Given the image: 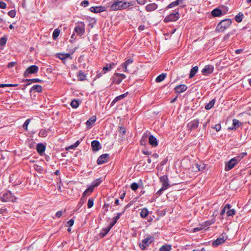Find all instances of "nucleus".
Wrapping results in <instances>:
<instances>
[{
    "mask_svg": "<svg viewBox=\"0 0 251 251\" xmlns=\"http://www.w3.org/2000/svg\"><path fill=\"white\" fill-rule=\"evenodd\" d=\"M231 20L226 19L220 22L217 26L216 30L218 31H223L231 24Z\"/></svg>",
    "mask_w": 251,
    "mask_h": 251,
    "instance_id": "nucleus-1",
    "label": "nucleus"
},
{
    "mask_svg": "<svg viewBox=\"0 0 251 251\" xmlns=\"http://www.w3.org/2000/svg\"><path fill=\"white\" fill-rule=\"evenodd\" d=\"M76 26L75 27L74 31L76 33L77 35L81 36H82L85 31V25L83 22H78L76 24Z\"/></svg>",
    "mask_w": 251,
    "mask_h": 251,
    "instance_id": "nucleus-2",
    "label": "nucleus"
},
{
    "mask_svg": "<svg viewBox=\"0 0 251 251\" xmlns=\"http://www.w3.org/2000/svg\"><path fill=\"white\" fill-rule=\"evenodd\" d=\"M241 157H234L231 159L227 164H226L225 170L229 171L234 167L235 165L241 160Z\"/></svg>",
    "mask_w": 251,
    "mask_h": 251,
    "instance_id": "nucleus-3",
    "label": "nucleus"
},
{
    "mask_svg": "<svg viewBox=\"0 0 251 251\" xmlns=\"http://www.w3.org/2000/svg\"><path fill=\"white\" fill-rule=\"evenodd\" d=\"M16 198L12 195L10 191L4 192L0 197V200L3 202L12 201L14 202Z\"/></svg>",
    "mask_w": 251,
    "mask_h": 251,
    "instance_id": "nucleus-4",
    "label": "nucleus"
},
{
    "mask_svg": "<svg viewBox=\"0 0 251 251\" xmlns=\"http://www.w3.org/2000/svg\"><path fill=\"white\" fill-rule=\"evenodd\" d=\"M178 10H176L174 13L170 14L164 19L165 22H175L179 19Z\"/></svg>",
    "mask_w": 251,
    "mask_h": 251,
    "instance_id": "nucleus-5",
    "label": "nucleus"
},
{
    "mask_svg": "<svg viewBox=\"0 0 251 251\" xmlns=\"http://www.w3.org/2000/svg\"><path fill=\"white\" fill-rule=\"evenodd\" d=\"M126 77V76L124 74L115 73L112 76V82L119 84Z\"/></svg>",
    "mask_w": 251,
    "mask_h": 251,
    "instance_id": "nucleus-6",
    "label": "nucleus"
},
{
    "mask_svg": "<svg viewBox=\"0 0 251 251\" xmlns=\"http://www.w3.org/2000/svg\"><path fill=\"white\" fill-rule=\"evenodd\" d=\"M154 237L150 236L142 240V243L140 244L139 246L140 248L145 250L146 247L149 246L152 242L154 241Z\"/></svg>",
    "mask_w": 251,
    "mask_h": 251,
    "instance_id": "nucleus-7",
    "label": "nucleus"
},
{
    "mask_svg": "<svg viewBox=\"0 0 251 251\" xmlns=\"http://www.w3.org/2000/svg\"><path fill=\"white\" fill-rule=\"evenodd\" d=\"M38 67L36 65H32L28 67L24 73L25 77H27L28 75L35 74L38 71Z\"/></svg>",
    "mask_w": 251,
    "mask_h": 251,
    "instance_id": "nucleus-8",
    "label": "nucleus"
},
{
    "mask_svg": "<svg viewBox=\"0 0 251 251\" xmlns=\"http://www.w3.org/2000/svg\"><path fill=\"white\" fill-rule=\"evenodd\" d=\"M110 9L112 11L123 10L122 1L114 0L113 3L110 5Z\"/></svg>",
    "mask_w": 251,
    "mask_h": 251,
    "instance_id": "nucleus-9",
    "label": "nucleus"
},
{
    "mask_svg": "<svg viewBox=\"0 0 251 251\" xmlns=\"http://www.w3.org/2000/svg\"><path fill=\"white\" fill-rule=\"evenodd\" d=\"M160 182L162 183V187L167 189L169 186V179L167 176H163L159 177Z\"/></svg>",
    "mask_w": 251,
    "mask_h": 251,
    "instance_id": "nucleus-10",
    "label": "nucleus"
},
{
    "mask_svg": "<svg viewBox=\"0 0 251 251\" xmlns=\"http://www.w3.org/2000/svg\"><path fill=\"white\" fill-rule=\"evenodd\" d=\"M214 67L211 65H206L202 70L201 72L203 75H208L213 73Z\"/></svg>",
    "mask_w": 251,
    "mask_h": 251,
    "instance_id": "nucleus-11",
    "label": "nucleus"
},
{
    "mask_svg": "<svg viewBox=\"0 0 251 251\" xmlns=\"http://www.w3.org/2000/svg\"><path fill=\"white\" fill-rule=\"evenodd\" d=\"M133 60L131 58H129L127 59L124 63L122 64L121 66V68L119 69L120 70L121 68L122 69V71L126 72L129 73V71L127 69V66L132 64L133 63Z\"/></svg>",
    "mask_w": 251,
    "mask_h": 251,
    "instance_id": "nucleus-12",
    "label": "nucleus"
},
{
    "mask_svg": "<svg viewBox=\"0 0 251 251\" xmlns=\"http://www.w3.org/2000/svg\"><path fill=\"white\" fill-rule=\"evenodd\" d=\"M199 120H198V119L194 120L189 122L187 124V127L188 128V130L192 131V130L196 129L199 126Z\"/></svg>",
    "mask_w": 251,
    "mask_h": 251,
    "instance_id": "nucleus-13",
    "label": "nucleus"
},
{
    "mask_svg": "<svg viewBox=\"0 0 251 251\" xmlns=\"http://www.w3.org/2000/svg\"><path fill=\"white\" fill-rule=\"evenodd\" d=\"M109 159V154H103L101 155L97 160V163L99 165L102 164L106 162Z\"/></svg>",
    "mask_w": 251,
    "mask_h": 251,
    "instance_id": "nucleus-14",
    "label": "nucleus"
},
{
    "mask_svg": "<svg viewBox=\"0 0 251 251\" xmlns=\"http://www.w3.org/2000/svg\"><path fill=\"white\" fill-rule=\"evenodd\" d=\"M226 207H227V210L226 214L227 217L233 216L235 214V210L234 209H231V206L229 204H226Z\"/></svg>",
    "mask_w": 251,
    "mask_h": 251,
    "instance_id": "nucleus-15",
    "label": "nucleus"
},
{
    "mask_svg": "<svg viewBox=\"0 0 251 251\" xmlns=\"http://www.w3.org/2000/svg\"><path fill=\"white\" fill-rule=\"evenodd\" d=\"M149 142L152 147H157L158 145V142L157 139L152 135L149 137Z\"/></svg>",
    "mask_w": 251,
    "mask_h": 251,
    "instance_id": "nucleus-16",
    "label": "nucleus"
},
{
    "mask_svg": "<svg viewBox=\"0 0 251 251\" xmlns=\"http://www.w3.org/2000/svg\"><path fill=\"white\" fill-rule=\"evenodd\" d=\"M187 87L184 84H181L176 86L175 88V91L177 93H182L186 90Z\"/></svg>",
    "mask_w": 251,
    "mask_h": 251,
    "instance_id": "nucleus-17",
    "label": "nucleus"
},
{
    "mask_svg": "<svg viewBox=\"0 0 251 251\" xmlns=\"http://www.w3.org/2000/svg\"><path fill=\"white\" fill-rule=\"evenodd\" d=\"M158 7L157 5L155 3L149 4L146 6V10L148 12H151L156 10Z\"/></svg>",
    "mask_w": 251,
    "mask_h": 251,
    "instance_id": "nucleus-18",
    "label": "nucleus"
},
{
    "mask_svg": "<svg viewBox=\"0 0 251 251\" xmlns=\"http://www.w3.org/2000/svg\"><path fill=\"white\" fill-rule=\"evenodd\" d=\"M90 10L91 12L94 13H99L104 11L105 10V8L102 6H93L90 8Z\"/></svg>",
    "mask_w": 251,
    "mask_h": 251,
    "instance_id": "nucleus-19",
    "label": "nucleus"
},
{
    "mask_svg": "<svg viewBox=\"0 0 251 251\" xmlns=\"http://www.w3.org/2000/svg\"><path fill=\"white\" fill-rule=\"evenodd\" d=\"M96 119L97 118L96 116H93L90 118H89L86 123L87 128H91L92 125L96 122Z\"/></svg>",
    "mask_w": 251,
    "mask_h": 251,
    "instance_id": "nucleus-20",
    "label": "nucleus"
},
{
    "mask_svg": "<svg viewBox=\"0 0 251 251\" xmlns=\"http://www.w3.org/2000/svg\"><path fill=\"white\" fill-rule=\"evenodd\" d=\"M233 126H232L229 127V128L230 129L234 130L239 127L241 125H242V124L239 122V120L237 119H233Z\"/></svg>",
    "mask_w": 251,
    "mask_h": 251,
    "instance_id": "nucleus-21",
    "label": "nucleus"
},
{
    "mask_svg": "<svg viewBox=\"0 0 251 251\" xmlns=\"http://www.w3.org/2000/svg\"><path fill=\"white\" fill-rule=\"evenodd\" d=\"M91 146L93 151H98L100 149V144L99 142L97 140L93 141L91 143Z\"/></svg>",
    "mask_w": 251,
    "mask_h": 251,
    "instance_id": "nucleus-22",
    "label": "nucleus"
},
{
    "mask_svg": "<svg viewBox=\"0 0 251 251\" xmlns=\"http://www.w3.org/2000/svg\"><path fill=\"white\" fill-rule=\"evenodd\" d=\"M111 228L112 227H111L109 225L107 227L103 228L100 233V237H104L106 235V234L110 231Z\"/></svg>",
    "mask_w": 251,
    "mask_h": 251,
    "instance_id": "nucleus-23",
    "label": "nucleus"
},
{
    "mask_svg": "<svg viewBox=\"0 0 251 251\" xmlns=\"http://www.w3.org/2000/svg\"><path fill=\"white\" fill-rule=\"evenodd\" d=\"M37 151L40 154H42L45 150V146L42 144H38L37 145Z\"/></svg>",
    "mask_w": 251,
    "mask_h": 251,
    "instance_id": "nucleus-24",
    "label": "nucleus"
},
{
    "mask_svg": "<svg viewBox=\"0 0 251 251\" xmlns=\"http://www.w3.org/2000/svg\"><path fill=\"white\" fill-rule=\"evenodd\" d=\"M134 4V2L133 1L126 2L125 1L124 2H122V9H125L128 8L129 7L132 6Z\"/></svg>",
    "mask_w": 251,
    "mask_h": 251,
    "instance_id": "nucleus-25",
    "label": "nucleus"
},
{
    "mask_svg": "<svg viewBox=\"0 0 251 251\" xmlns=\"http://www.w3.org/2000/svg\"><path fill=\"white\" fill-rule=\"evenodd\" d=\"M122 214V213H117V216L113 218V221L110 223L109 224V225L111 227H112L115 225V224L117 223L118 220H119Z\"/></svg>",
    "mask_w": 251,
    "mask_h": 251,
    "instance_id": "nucleus-26",
    "label": "nucleus"
},
{
    "mask_svg": "<svg viewBox=\"0 0 251 251\" xmlns=\"http://www.w3.org/2000/svg\"><path fill=\"white\" fill-rule=\"evenodd\" d=\"M198 71V67L195 66L192 68L189 74V78H191L193 77Z\"/></svg>",
    "mask_w": 251,
    "mask_h": 251,
    "instance_id": "nucleus-27",
    "label": "nucleus"
},
{
    "mask_svg": "<svg viewBox=\"0 0 251 251\" xmlns=\"http://www.w3.org/2000/svg\"><path fill=\"white\" fill-rule=\"evenodd\" d=\"M211 14L214 17H218L221 16L222 12L220 9L216 8L212 10Z\"/></svg>",
    "mask_w": 251,
    "mask_h": 251,
    "instance_id": "nucleus-28",
    "label": "nucleus"
},
{
    "mask_svg": "<svg viewBox=\"0 0 251 251\" xmlns=\"http://www.w3.org/2000/svg\"><path fill=\"white\" fill-rule=\"evenodd\" d=\"M77 76L78 79L80 81H83V80L86 79V76L84 74V73L81 71H80L78 72Z\"/></svg>",
    "mask_w": 251,
    "mask_h": 251,
    "instance_id": "nucleus-29",
    "label": "nucleus"
},
{
    "mask_svg": "<svg viewBox=\"0 0 251 251\" xmlns=\"http://www.w3.org/2000/svg\"><path fill=\"white\" fill-rule=\"evenodd\" d=\"M30 90L31 91H35L37 92H40L42 90V86L40 85H34L31 87Z\"/></svg>",
    "mask_w": 251,
    "mask_h": 251,
    "instance_id": "nucleus-30",
    "label": "nucleus"
},
{
    "mask_svg": "<svg viewBox=\"0 0 251 251\" xmlns=\"http://www.w3.org/2000/svg\"><path fill=\"white\" fill-rule=\"evenodd\" d=\"M126 95V93H125V94H122V95H121L119 96H117L114 99V100L112 101V103L111 104H114V103H115L117 101H118V100H122L124 98H125Z\"/></svg>",
    "mask_w": 251,
    "mask_h": 251,
    "instance_id": "nucleus-31",
    "label": "nucleus"
},
{
    "mask_svg": "<svg viewBox=\"0 0 251 251\" xmlns=\"http://www.w3.org/2000/svg\"><path fill=\"white\" fill-rule=\"evenodd\" d=\"M148 215L149 211L146 208H143L140 212L141 217L144 218H146L148 216Z\"/></svg>",
    "mask_w": 251,
    "mask_h": 251,
    "instance_id": "nucleus-32",
    "label": "nucleus"
},
{
    "mask_svg": "<svg viewBox=\"0 0 251 251\" xmlns=\"http://www.w3.org/2000/svg\"><path fill=\"white\" fill-rule=\"evenodd\" d=\"M166 74H162L159 75L155 79V81L156 82H160L163 81L166 77Z\"/></svg>",
    "mask_w": 251,
    "mask_h": 251,
    "instance_id": "nucleus-33",
    "label": "nucleus"
},
{
    "mask_svg": "<svg viewBox=\"0 0 251 251\" xmlns=\"http://www.w3.org/2000/svg\"><path fill=\"white\" fill-rule=\"evenodd\" d=\"M171 250V246L170 245H163L160 249L159 251H170Z\"/></svg>",
    "mask_w": 251,
    "mask_h": 251,
    "instance_id": "nucleus-34",
    "label": "nucleus"
},
{
    "mask_svg": "<svg viewBox=\"0 0 251 251\" xmlns=\"http://www.w3.org/2000/svg\"><path fill=\"white\" fill-rule=\"evenodd\" d=\"M215 100L214 99L212 100L208 103L206 104L205 108L206 110H210L214 105Z\"/></svg>",
    "mask_w": 251,
    "mask_h": 251,
    "instance_id": "nucleus-35",
    "label": "nucleus"
},
{
    "mask_svg": "<svg viewBox=\"0 0 251 251\" xmlns=\"http://www.w3.org/2000/svg\"><path fill=\"white\" fill-rule=\"evenodd\" d=\"M79 105V102L77 100H73L71 102V106L74 108H76Z\"/></svg>",
    "mask_w": 251,
    "mask_h": 251,
    "instance_id": "nucleus-36",
    "label": "nucleus"
},
{
    "mask_svg": "<svg viewBox=\"0 0 251 251\" xmlns=\"http://www.w3.org/2000/svg\"><path fill=\"white\" fill-rule=\"evenodd\" d=\"M93 191V187H91L90 186L85 190L83 192L82 196L83 197H85L86 195H90Z\"/></svg>",
    "mask_w": 251,
    "mask_h": 251,
    "instance_id": "nucleus-37",
    "label": "nucleus"
},
{
    "mask_svg": "<svg viewBox=\"0 0 251 251\" xmlns=\"http://www.w3.org/2000/svg\"><path fill=\"white\" fill-rule=\"evenodd\" d=\"M225 241V240H224L223 238L219 237L213 242V245L218 246L223 243Z\"/></svg>",
    "mask_w": 251,
    "mask_h": 251,
    "instance_id": "nucleus-38",
    "label": "nucleus"
},
{
    "mask_svg": "<svg viewBox=\"0 0 251 251\" xmlns=\"http://www.w3.org/2000/svg\"><path fill=\"white\" fill-rule=\"evenodd\" d=\"M101 182V180L100 178L97 179L92 182V185L90 186L93 187V189L94 190V188L99 186Z\"/></svg>",
    "mask_w": 251,
    "mask_h": 251,
    "instance_id": "nucleus-39",
    "label": "nucleus"
},
{
    "mask_svg": "<svg viewBox=\"0 0 251 251\" xmlns=\"http://www.w3.org/2000/svg\"><path fill=\"white\" fill-rule=\"evenodd\" d=\"M60 32V30L59 29H55L52 33V38L53 39H56L59 35Z\"/></svg>",
    "mask_w": 251,
    "mask_h": 251,
    "instance_id": "nucleus-40",
    "label": "nucleus"
},
{
    "mask_svg": "<svg viewBox=\"0 0 251 251\" xmlns=\"http://www.w3.org/2000/svg\"><path fill=\"white\" fill-rule=\"evenodd\" d=\"M243 17V14L242 13H239L238 15H237L235 16V19L237 22L240 23L242 22Z\"/></svg>",
    "mask_w": 251,
    "mask_h": 251,
    "instance_id": "nucleus-41",
    "label": "nucleus"
},
{
    "mask_svg": "<svg viewBox=\"0 0 251 251\" xmlns=\"http://www.w3.org/2000/svg\"><path fill=\"white\" fill-rule=\"evenodd\" d=\"M30 122V119H28L25 121V122L23 124V127L25 130L27 131L28 126Z\"/></svg>",
    "mask_w": 251,
    "mask_h": 251,
    "instance_id": "nucleus-42",
    "label": "nucleus"
},
{
    "mask_svg": "<svg viewBox=\"0 0 251 251\" xmlns=\"http://www.w3.org/2000/svg\"><path fill=\"white\" fill-rule=\"evenodd\" d=\"M47 135V132L45 129H42L39 133V136L40 137H46Z\"/></svg>",
    "mask_w": 251,
    "mask_h": 251,
    "instance_id": "nucleus-43",
    "label": "nucleus"
},
{
    "mask_svg": "<svg viewBox=\"0 0 251 251\" xmlns=\"http://www.w3.org/2000/svg\"><path fill=\"white\" fill-rule=\"evenodd\" d=\"M150 134V132H148V131H147L142 136V140L141 141V143L142 145L143 144V141L147 139V138H148L149 135Z\"/></svg>",
    "mask_w": 251,
    "mask_h": 251,
    "instance_id": "nucleus-44",
    "label": "nucleus"
},
{
    "mask_svg": "<svg viewBox=\"0 0 251 251\" xmlns=\"http://www.w3.org/2000/svg\"><path fill=\"white\" fill-rule=\"evenodd\" d=\"M94 205V199L93 198H90L88 200L87 203V206L89 208H91Z\"/></svg>",
    "mask_w": 251,
    "mask_h": 251,
    "instance_id": "nucleus-45",
    "label": "nucleus"
},
{
    "mask_svg": "<svg viewBox=\"0 0 251 251\" xmlns=\"http://www.w3.org/2000/svg\"><path fill=\"white\" fill-rule=\"evenodd\" d=\"M119 132L120 134L122 135H124L126 132V129L124 127H119Z\"/></svg>",
    "mask_w": 251,
    "mask_h": 251,
    "instance_id": "nucleus-46",
    "label": "nucleus"
},
{
    "mask_svg": "<svg viewBox=\"0 0 251 251\" xmlns=\"http://www.w3.org/2000/svg\"><path fill=\"white\" fill-rule=\"evenodd\" d=\"M131 189L133 191H136L139 187V185L135 183H132L130 186Z\"/></svg>",
    "mask_w": 251,
    "mask_h": 251,
    "instance_id": "nucleus-47",
    "label": "nucleus"
},
{
    "mask_svg": "<svg viewBox=\"0 0 251 251\" xmlns=\"http://www.w3.org/2000/svg\"><path fill=\"white\" fill-rule=\"evenodd\" d=\"M18 86V84H0V87H16Z\"/></svg>",
    "mask_w": 251,
    "mask_h": 251,
    "instance_id": "nucleus-48",
    "label": "nucleus"
},
{
    "mask_svg": "<svg viewBox=\"0 0 251 251\" xmlns=\"http://www.w3.org/2000/svg\"><path fill=\"white\" fill-rule=\"evenodd\" d=\"M7 41V38L5 37H3L0 39V45L3 46L5 45Z\"/></svg>",
    "mask_w": 251,
    "mask_h": 251,
    "instance_id": "nucleus-49",
    "label": "nucleus"
},
{
    "mask_svg": "<svg viewBox=\"0 0 251 251\" xmlns=\"http://www.w3.org/2000/svg\"><path fill=\"white\" fill-rule=\"evenodd\" d=\"M8 15L11 18H14L16 16V11L14 10H12L8 12Z\"/></svg>",
    "mask_w": 251,
    "mask_h": 251,
    "instance_id": "nucleus-50",
    "label": "nucleus"
},
{
    "mask_svg": "<svg viewBox=\"0 0 251 251\" xmlns=\"http://www.w3.org/2000/svg\"><path fill=\"white\" fill-rule=\"evenodd\" d=\"M177 5H178V4H177V2H176V1H175L172 2V3L169 4L167 6V9L171 8H173Z\"/></svg>",
    "mask_w": 251,
    "mask_h": 251,
    "instance_id": "nucleus-51",
    "label": "nucleus"
},
{
    "mask_svg": "<svg viewBox=\"0 0 251 251\" xmlns=\"http://www.w3.org/2000/svg\"><path fill=\"white\" fill-rule=\"evenodd\" d=\"M165 190H166V189L163 188V187H161V189H160L156 193V195H158V196H160L162 193V192L163 191H164Z\"/></svg>",
    "mask_w": 251,
    "mask_h": 251,
    "instance_id": "nucleus-52",
    "label": "nucleus"
},
{
    "mask_svg": "<svg viewBox=\"0 0 251 251\" xmlns=\"http://www.w3.org/2000/svg\"><path fill=\"white\" fill-rule=\"evenodd\" d=\"M26 81L27 82H29L30 81H31L33 82H41V80L38 79V78H34V79H26Z\"/></svg>",
    "mask_w": 251,
    "mask_h": 251,
    "instance_id": "nucleus-53",
    "label": "nucleus"
},
{
    "mask_svg": "<svg viewBox=\"0 0 251 251\" xmlns=\"http://www.w3.org/2000/svg\"><path fill=\"white\" fill-rule=\"evenodd\" d=\"M6 7V4L3 2L0 1V8L1 9H5Z\"/></svg>",
    "mask_w": 251,
    "mask_h": 251,
    "instance_id": "nucleus-54",
    "label": "nucleus"
},
{
    "mask_svg": "<svg viewBox=\"0 0 251 251\" xmlns=\"http://www.w3.org/2000/svg\"><path fill=\"white\" fill-rule=\"evenodd\" d=\"M217 131H219L220 130L221 128V125L220 124H217L214 127H213Z\"/></svg>",
    "mask_w": 251,
    "mask_h": 251,
    "instance_id": "nucleus-55",
    "label": "nucleus"
},
{
    "mask_svg": "<svg viewBox=\"0 0 251 251\" xmlns=\"http://www.w3.org/2000/svg\"><path fill=\"white\" fill-rule=\"evenodd\" d=\"M89 4V1L88 0H83L81 2V5L84 7H86Z\"/></svg>",
    "mask_w": 251,
    "mask_h": 251,
    "instance_id": "nucleus-56",
    "label": "nucleus"
},
{
    "mask_svg": "<svg viewBox=\"0 0 251 251\" xmlns=\"http://www.w3.org/2000/svg\"><path fill=\"white\" fill-rule=\"evenodd\" d=\"M85 202V197L82 196L80 199V201L79 202V204L80 206H81Z\"/></svg>",
    "mask_w": 251,
    "mask_h": 251,
    "instance_id": "nucleus-57",
    "label": "nucleus"
},
{
    "mask_svg": "<svg viewBox=\"0 0 251 251\" xmlns=\"http://www.w3.org/2000/svg\"><path fill=\"white\" fill-rule=\"evenodd\" d=\"M202 229H203V227H202L201 226L195 227V228H194L193 229V232H197V231H199L201 230Z\"/></svg>",
    "mask_w": 251,
    "mask_h": 251,
    "instance_id": "nucleus-58",
    "label": "nucleus"
},
{
    "mask_svg": "<svg viewBox=\"0 0 251 251\" xmlns=\"http://www.w3.org/2000/svg\"><path fill=\"white\" fill-rule=\"evenodd\" d=\"M227 210V207H226V205H225V206L222 209L221 212V215L222 216H223L225 214V213L226 212V210Z\"/></svg>",
    "mask_w": 251,
    "mask_h": 251,
    "instance_id": "nucleus-59",
    "label": "nucleus"
},
{
    "mask_svg": "<svg viewBox=\"0 0 251 251\" xmlns=\"http://www.w3.org/2000/svg\"><path fill=\"white\" fill-rule=\"evenodd\" d=\"M137 2L141 5L145 4L147 2V0H136Z\"/></svg>",
    "mask_w": 251,
    "mask_h": 251,
    "instance_id": "nucleus-60",
    "label": "nucleus"
},
{
    "mask_svg": "<svg viewBox=\"0 0 251 251\" xmlns=\"http://www.w3.org/2000/svg\"><path fill=\"white\" fill-rule=\"evenodd\" d=\"M108 65H107L106 66L104 67L103 68L102 72H103V74H105L107 72L110 71L109 69L108 68Z\"/></svg>",
    "mask_w": 251,
    "mask_h": 251,
    "instance_id": "nucleus-61",
    "label": "nucleus"
},
{
    "mask_svg": "<svg viewBox=\"0 0 251 251\" xmlns=\"http://www.w3.org/2000/svg\"><path fill=\"white\" fill-rule=\"evenodd\" d=\"M59 55H60L59 56V59L62 60V61L64 63L65 62V60L66 59V58H65L64 54H60Z\"/></svg>",
    "mask_w": 251,
    "mask_h": 251,
    "instance_id": "nucleus-62",
    "label": "nucleus"
},
{
    "mask_svg": "<svg viewBox=\"0 0 251 251\" xmlns=\"http://www.w3.org/2000/svg\"><path fill=\"white\" fill-rule=\"evenodd\" d=\"M74 224V220H73V219H70L68 222V225L70 226H72Z\"/></svg>",
    "mask_w": 251,
    "mask_h": 251,
    "instance_id": "nucleus-63",
    "label": "nucleus"
},
{
    "mask_svg": "<svg viewBox=\"0 0 251 251\" xmlns=\"http://www.w3.org/2000/svg\"><path fill=\"white\" fill-rule=\"evenodd\" d=\"M16 64V63L15 62H11L8 64L7 67L8 68H11L14 66V65Z\"/></svg>",
    "mask_w": 251,
    "mask_h": 251,
    "instance_id": "nucleus-64",
    "label": "nucleus"
}]
</instances>
